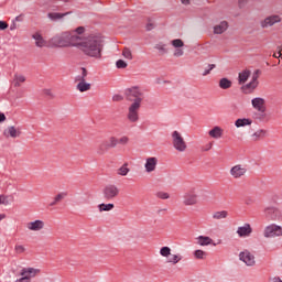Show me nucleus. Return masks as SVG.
Segmentation results:
<instances>
[{
  "instance_id": "1",
  "label": "nucleus",
  "mask_w": 282,
  "mask_h": 282,
  "mask_svg": "<svg viewBox=\"0 0 282 282\" xmlns=\"http://www.w3.org/2000/svg\"><path fill=\"white\" fill-rule=\"evenodd\" d=\"M76 47H79L86 56L100 61L102 58L105 42L99 35H89L84 40L79 36Z\"/></svg>"
},
{
  "instance_id": "2",
  "label": "nucleus",
  "mask_w": 282,
  "mask_h": 282,
  "mask_svg": "<svg viewBox=\"0 0 282 282\" xmlns=\"http://www.w3.org/2000/svg\"><path fill=\"white\" fill-rule=\"evenodd\" d=\"M126 98L129 102L127 120H129L132 124L140 121V109H142V101L144 100V96L142 91L138 87H132L126 90Z\"/></svg>"
},
{
  "instance_id": "3",
  "label": "nucleus",
  "mask_w": 282,
  "mask_h": 282,
  "mask_svg": "<svg viewBox=\"0 0 282 282\" xmlns=\"http://www.w3.org/2000/svg\"><path fill=\"white\" fill-rule=\"evenodd\" d=\"M79 35L74 34V32H63L57 35H54L50 41V47H69L73 45L76 47L78 45Z\"/></svg>"
},
{
  "instance_id": "4",
  "label": "nucleus",
  "mask_w": 282,
  "mask_h": 282,
  "mask_svg": "<svg viewBox=\"0 0 282 282\" xmlns=\"http://www.w3.org/2000/svg\"><path fill=\"white\" fill-rule=\"evenodd\" d=\"M172 138V145L175 151L178 153H184L188 149V144L186 143V140H184V137L180 133V131L175 130L171 134Z\"/></svg>"
},
{
  "instance_id": "5",
  "label": "nucleus",
  "mask_w": 282,
  "mask_h": 282,
  "mask_svg": "<svg viewBox=\"0 0 282 282\" xmlns=\"http://www.w3.org/2000/svg\"><path fill=\"white\" fill-rule=\"evenodd\" d=\"M259 76H261V70L256 69L252 74L250 83L241 86L242 94H254L257 87H259Z\"/></svg>"
},
{
  "instance_id": "6",
  "label": "nucleus",
  "mask_w": 282,
  "mask_h": 282,
  "mask_svg": "<svg viewBox=\"0 0 282 282\" xmlns=\"http://www.w3.org/2000/svg\"><path fill=\"white\" fill-rule=\"evenodd\" d=\"M86 78H87V69L82 68V75H78L75 78V83H77L76 89L82 94L85 91H89V89H91V84L86 83L85 80Z\"/></svg>"
},
{
  "instance_id": "7",
  "label": "nucleus",
  "mask_w": 282,
  "mask_h": 282,
  "mask_svg": "<svg viewBox=\"0 0 282 282\" xmlns=\"http://www.w3.org/2000/svg\"><path fill=\"white\" fill-rule=\"evenodd\" d=\"M229 175L232 180H243L248 175V166L245 164H236L230 167Z\"/></svg>"
},
{
  "instance_id": "8",
  "label": "nucleus",
  "mask_w": 282,
  "mask_h": 282,
  "mask_svg": "<svg viewBox=\"0 0 282 282\" xmlns=\"http://www.w3.org/2000/svg\"><path fill=\"white\" fill-rule=\"evenodd\" d=\"M263 237L265 239H274L282 237V227L276 224H271L263 229Z\"/></svg>"
},
{
  "instance_id": "9",
  "label": "nucleus",
  "mask_w": 282,
  "mask_h": 282,
  "mask_svg": "<svg viewBox=\"0 0 282 282\" xmlns=\"http://www.w3.org/2000/svg\"><path fill=\"white\" fill-rule=\"evenodd\" d=\"M199 204V195L195 188H192L184 193L183 195V205L184 206H197Z\"/></svg>"
},
{
  "instance_id": "10",
  "label": "nucleus",
  "mask_w": 282,
  "mask_h": 282,
  "mask_svg": "<svg viewBox=\"0 0 282 282\" xmlns=\"http://www.w3.org/2000/svg\"><path fill=\"white\" fill-rule=\"evenodd\" d=\"M160 254L161 257L167 259L166 263H172V265H177V263L182 261V256L180 253L171 256L170 247H162L160 249Z\"/></svg>"
},
{
  "instance_id": "11",
  "label": "nucleus",
  "mask_w": 282,
  "mask_h": 282,
  "mask_svg": "<svg viewBox=\"0 0 282 282\" xmlns=\"http://www.w3.org/2000/svg\"><path fill=\"white\" fill-rule=\"evenodd\" d=\"M239 259L243 264L252 268L257 265V259L254 258V253L250 252V250L246 249L239 253Z\"/></svg>"
},
{
  "instance_id": "12",
  "label": "nucleus",
  "mask_w": 282,
  "mask_h": 282,
  "mask_svg": "<svg viewBox=\"0 0 282 282\" xmlns=\"http://www.w3.org/2000/svg\"><path fill=\"white\" fill-rule=\"evenodd\" d=\"M39 274H41V269L31 268V267L24 268L21 271V276L23 282H31L32 279H34V276H39Z\"/></svg>"
},
{
  "instance_id": "13",
  "label": "nucleus",
  "mask_w": 282,
  "mask_h": 282,
  "mask_svg": "<svg viewBox=\"0 0 282 282\" xmlns=\"http://www.w3.org/2000/svg\"><path fill=\"white\" fill-rule=\"evenodd\" d=\"M102 193L104 197L109 202L111 199H116V197L120 195V188L113 184H110L104 188Z\"/></svg>"
},
{
  "instance_id": "14",
  "label": "nucleus",
  "mask_w": 282,
  "mask_h": 282,
  "mask_svg": "<svg viewBox=\"0 0 282 282\" xmlns=\"http://www.w3.org/2000/svg\"><path fill=\"white\" fill-rule=\"evenodd\" d=\"M25 228L30 232H41V230L45 229V221L41 219L32 220L26 223Z\"/></svg>"
},
{
  "instance_id": "15",
  "label": "nucleus",
  "mask_w": 282,
  "mask_h": 282,
  "mask_svg": "<svg viewBox=\"0 0 282 282\" xmlns=\"http://www.w3.org/2000/svg\"><path fill=\"white\" fill-rule=\"evenodd\" d=\"M236 235L240 237V239H246L252 235V226L248 223L243 224L242 226H239L237 228Z\"/></svg>"
},
{
  "instance_id": "16",
  "label": "nucleus",
  "mask_w": 282,
  "mask_h": 282,
  "mask_svg": "<svg viewBox=\"0 0 282 282\" xmlns=\"http://www.w3.org/2000/svg\"><path fill=\"white\" fill-rule=\"evenodd\" d=\"M145 173H153L158 169V158L149 156L144 163Z\"/></svg>"
},
{
  "instance_id": "17",
  "label": "nucleus",
  "mask_w": 282,
  "mask_h": 282,
  "mask_svg": "<svg viewBox=\"0 0 282 282\" xmlns=\"http://www.w3.org/2000/svg\"><path fill=\"white\" fill-rule=\"evenodd\" d=\"M251 105L256 111H259V113H265V99L256 97L251 100Z\"/></svg>"
},
{
  "instance_id": "18",
  "label": "nucleus",
  "mask_w": 282,
  "mask_h": 282,
  "mask_svg": "<svg viewBox=\"0 0 282 282\" xmlns=\"http://www.w3.org/2000/svg\"><path fill=\"white\" fill-rule=\"evenodd\" d=\"M275 23H281V17L280 15H270L265 18L261 25L262 28H272Z\"/></svg>"
},
{
  "instance_id": "19",
  "label": "nucleus",
  "mask_w": 282,
  "mask_h": 282,
  "mask_svg": "<svg viewBox=\"0 0 282 282\" xmlns=\"http://www.w3.org/2000/svg\"><path fill=\"white\" fill-rule=\"evenodd\" d=\"M3 135L4 138H19L21 135V130L11 126L3 131Z\"/></svg>"
},
{
  "instance_id": "20",
  "label": "nucleus",
  "mask_w": 282,
  "mask_h": 282,
  "mask_svg": "<svg viewBox=\"0 0 282 282\" xmlns=\"http://www.w3.org/2000/svg\"><path fill=\"white\" fill-rule=\"evenodd\" d=\"M264 138H268V130H265V129H259L251 134V140L253 142H259L260 140H263Z\"/></svg>"
},
{
  "instance_id": "21",
  "label": "nucleus",
  "mask_w": 282,
  "mask_h": 282,
  "mask_svg": "<svg viewBox=\"0 0 282 282\" xmlns=\"http://www.w3.org/2000/svg\"><path fill=\"white\" fill-rule=\"evenodd\" d=\"M32 39H34L36 47H50V44H47V41L43 39V35H41V33H34L32 35Z\"/></svg>"
},
{
  "instance_id": "22",
  "label": "nucleus",
  "mask_w": 282,
  "mask_h": 282,
  "mask_svg": "<svg viewBox=\"0 0 282 282\" xmlns=\"http://www.w3.org/2000/svg\"><path fill=\"white\" fill-rule=\"evenodd\" d=\"M196 241L198 246H217V243L213 241V238L208 236H198Z\"/></svg>"
},
{
  "instance_id": "23",
  "label": "nucleus",
  "mask_w": 282,
  "mask_h": 282,
  "mask_svg": "<svg viewBox=\"0 0 282 282\" xmlns=\"http://www.w3.org/2000/svg\"><path fill=\"white\" fill-rule=\"evenodd\" d=\"M209 138H214V140H219L224 135V129L219 126H215L212 130L208 132Z\"/></svg>"
},
{
  "instance_id": "24",
  "label": "nucleus",
  "mask_w": 282,
  "mask_h": 282,
  "mask_svg": "<svg viewBox=\"0 0 282 282\" xmlns=\"http://www.w3.org/2000/svg\"><path fill=\"white\" fill-rule=\"evenodd\" d=\"M263 213L268 219L274 220V219H276V216H274V215H279V208L269 206V207L264 208Z\"/></svg>"
},
{
  "instance_id": "25",
  "label": "nucleus",
  "mask_w": 282,
  "mask_h": 282,
  "mask_svg": "<svg viewBox=\"0 0 282 282\" xmlns=\"http://www.w3.org/2000/svg\"><path fill=\"white\" fill-rule=\"evenodd\" d=\"M229 28L228 21H221L214 26V34H224Z\"/></svg>"
},
{
  "instance_id": "26",
  "label": "nucleus",
  "mask_w": 282,
  "mask_h": 282,
  "mask_svg": "<svg viewBox=\"0 0 282 282\" xmlns=\"http://www.w3.org/2000/svg\"><path fill=\"white\" fill-rule=\"evenodd\" d=\"M251 74L252 73L250 72V69H245V70L240 72L238 75L239 85H246V83H248V78H250Z\"/></svg>"
},
{
  "instance_id": "27",
  "label": "nucleus",
  "mask_w": 282,
  "mask_h": 282,
  "mask_svg": "<svg viewBox=\"0 0 282 282\" xmlns=\"http://www.w3.org/2000/svg\"><path fill=\"white\" fill-rule=\"evenodd\" d=\"M212 219L219 221L221 219H228V210H218L212 214Z\"/></svg>"
},
{
  "instance_id": "28",
  "label": "nucleus",
  "mask_w": 282,
  "mask_h": 282,
  "mask_svg": "<svg viewBox=\"0 0 282 282\" xmlns=\"http://www.w3.org/2000/svg\"><path fill=\"white\" fill-rule=\"evenodd\" d=\"M250 124H252V119L250 118L237 119L235 121V127H237V129H241V127H250Z\"/></svg>"
},
{
  "instance_id": "29",
  "label": "nucleus",
  "mask_w": 282,
  "mask_h": 282,
  "mask_svg": "<svg viewBox=\"0 0 282 282\" xmlns=\"http://www.w3.org/2000/svg\"><path fill=\"white\" fill-rule=\"evenodd\" d=\"M131 173V169H129V163H123L118 170L117 174L121 177H127Z\"/></svg>"
},
{
  "instance_id": "30",
  "label": "nucleus",
  "mask_w": 282,
  "mask_h": 282,
  "mask_svg": "<svg viewBox=\"0 0 282 282\" xmlns=\"http://www.w3.org/2000/svg\"><path fill=\"white\" fill-rule=\"evenodd\" d=\"M113 208H116V205L109 203V204H99L98 205V210L99 213H109V210H113Z\"/></svg>"
},
{
  "instance_id": "31",
  "label": "nucleus",
  "mask_w": 282,
  "mask_h": 282,
  "mask_svg": "<svg viewBox=\"0 0 282 282\" xmlns=\"http://www.w3.org/2000/svg\"><path fill=\"white\" fill-rule=\"evenodd\" d=\"M67 14H72V12H66V13L52 12V13H48V19H51V21H58L59 19L67 17Z\"/></svg>"
},
{
  "instance_id": "32",
  "label": "nucleus",
  "mask_w": 282,
  "mask_h": 282,
  "mask_svg": "<svg viewBox=\"0 0 282 282\" xmlns=\"http://www.w3.org/2000/svg\"><path fill=\"white\" fill-rule=\"evenodd\" d=\"M219 87L220 89H230V87H232V82L228 78H221L219 80Z\"/></svg>"
},
{
  "instance_id": "33",
  "label": "nucleus",
  "mask_w": 282,
  "mask_h": 282,
  "mask_svg": "<svg viewBox=\"0 0 282 282\" xmlns=\"http://www.w3.org/2000/svg\"><path fill=\"white\" fill-rule=\"evenodd\" d=\"M111 149L108 141H102L98 147L99 155L107 153V151Z\"/></svg>"
},
{
  "instance_id": "34",
  "label": "nucleus",
  "mask_w": 282,
  "mask_h": 282,
  "mask_svg": "<svg viewBox=\"0 0 282 282\" xmlns=\"http://www.w3.org/2000/svg\"><path fill=\"white\" fill-rule=\"evenodd\" d=\"M14 87H21L22 83H25V77L22 74L14 75Z\"/></svg>"
},
{
  "instance_id": "35",
  "label": "nucleus",
  "mask_w": 282,
  "mask_h": 282,
  "mask_svg": "<svg viewBox=\"0 0 282 282\" xmlns=\"http://www.w3.org/2000/svg\"><path fill=\"white\" fill-rule=\"evenodd\" d=\"M194 257L195 259H206V257H208V253H206V251L202 250V249H197L194 251Z\"/></svg>"
},
{
  "instance_id": "36",
  "label": "nucleus",
  "mask_w": 282,
  "mask_h": 282,
  "mask_svg": "<svg viewBox=\"0 0 282 282\" xmlns=\"http://www.w3.org/2000/svg\"><path fill=\"white\" fill-rule=\"evenodd\" d=\"M122 56L127 58V61H133V53H131V48L124 47L122 51Z\"/></svg>"
},
{
  "instance_id": "37",
  "label": "nucleus",
  "mask_w": 282,
  "mask_h": 282,
  "mask_svg": "<svg viewBox=\"0 0 282 282\" xmlns=\"http://www.w3.org/2000/svg\"><path fill=\"white\" fill-rule=\"evenodd\" d=\"M106 142H108L110 149H116V147H118V138L116 137H110Z\"/></svg>"
},
{
  "instance_id": "38",
  "label": "nucleus",
  "mask_w": 282,
  "mask_h": 282,
  "mask_svg": "<svg viewBox=\"0 0 282 282\" xmlns=\"http://www.w3.org/2000/svg\"><path fill=\"white\" fill-rule=\"evenodd\" d=\"M172 45L173 47L175 48H182L184 47V41L180 40V39H176V40H172Z\"/></svg>"
},
{
  "instance_id": "39",
  "label": "nucleus",
  "mask_w": 282,
  "mask_h": 282,
  "mask_svg": "<svg viewBox=\"0 0 282 282\" xmlns=\"http://www.w3.org/2000/svg\"><path fill=\"white\" fill-rule=\"evenodd\" d=\"M155 197L158 199H170L171 195L166 192H156Z\"/></svg>"
},
{
  "instance_id": "40",
  "label": "nucleus",
  "mask_w": 282,
  "mask_h": 282,
  "mask_svg": "<svg viewBox=\"0 0 282 282\" xmlns=\"http://www.w3.org/2000/svg\"><path fill=\"white\" fill-rule=\"evenodd\" d=\"M116 67L117 69H127V62H124L123 59H118L116 62Z\"/></svg>"
},
{
  "instance_id": "41",
  "label": "nucleus",
  "mask_w": 282,
  "mask_h": 282,
  "mask_svg": "<svg viewBox=\"0 0 282 282\" xmlns=\"http://www.w3.org/2000/svg\"><path fill=\"white\" fill-rule=\"evenodd\" d=\"M65 197H67V192H62V193L57 194V195L54 197V199H55V202H57V204H58L59 202H63V199H64Z\"/></svg>"
},
{
  "instance_id": "42",
  "label": "nucleus",
  "mask_w": 282,
  "mask_h": 282,
  "mask_svg": "<svg viewBox=\"0 0 282 282\" xmlns=\"http://www.w3.org/2000/svg\"><path fill=\"white\" fill-rule=\"evenodd\" d=\"M216 65L215 64H209L208 68H206L203 73V76H208V74H210V72H213V69H215Z\"/></svg>"
},
{
  "instance_id": "43",
  "label": "nucleus",
  "mask_w": 282,
  "mask_h": 282,
  "mask_svg": "<svg viewBox=\"0 0 282 282\" xmlns=\"http://www.w3.org/2000/svg\"><path fill=\"white\" fill-rule=\"evenodd\" d=\"M9 202H8V196L7 195H0V206H8Z\"/></svg>"
},
{
  "instance_id": "44",
  "label": "nucleus",
  "mask_w": 282,
  "mask_h": 282,
  "mask_svg": "<svg viewBox=\"0 0 282 282\" xmlns=\"http://www.w3.org/2000/svg\"><path fill=\"white\" fill-rule=\"evenodd\" d=\"M118 144H129V137L123 135L120 139H118Z\"/></svg>"
},
{
  "instance_id": "45",
  "label": "nucleus",
  "mask_w": 282,
  "mask_h": 282,
  "mask_svg": "<svg viewBox=\"0 0 282 282\" xmlns=\"http://www.w3.org/2000/svg\"><path fill=\"white\" fill-rule=\"evenodd\" d=\"M155 50H159V52H164L166 54V45L165 44H156Z\"/></svg>"
},
{
  "instance_id": "46",
  "label": "nucleus",
  "mask_w": 282,
  "mask_h": 282,
  "mask_svg": "<svg viewBox=\"0 0 282 282\" xmlns=\"http://www.w3.org/2000/svg\"><path fill=\"white\" fill-rule=\"evenodd\" d=\"M122 100H124V97H122V95H113L112 96L113 102H122Z\"/></svg>"
},
{
  "instance_id": "47",
  "label": "nucleus",
  "mask_w": 282,
  "mask_h": 282,
  "mask_svg": "<svg viewBox=\"0 0 282 282\" xmlns=\"http://www.w3.org/2000/svg\"><path fill=\"white\" fill-rule=\"evenodd\" d=\"M174 56H176V58H180V56H184V50L175 48Z\"/></svg>"
},
{
  "instance_id": "48",
  "label": "nucleus",
  "mask_w": 282,
  "mask_h": 282,
  "mask_svg": "<svg viewBox=\"0 0 282 282\" xmlns=\"http://www.w3.org/2000/svg\"><path fill=\"white\" fill-rule=\"evenodd\" d=\"M74 32L75 36H77L76 34H84L85 33V26H79L77 28Z\"/></svg>"
},
{
  "instance_id": "49",
  "label": "nucleus",
  "mask_w": 282,
  "mask_h": 282,
  "mask_svg": "<svg viewBox=\"0 0 282 282\" xmlns=\"http://www.w3.org/2000/svg\"><path fill=\"white\" fill-rule=\"evenodd\" d=\"M15 252H18L19 254L25 252V247L21 245L15 246Z\"/></svg>"
},
{
  "instance_id": "50",
  "label": "nucleus",
  "mask_w": 282,
  "mask_h": 282,
  "mask_svg": "<svg viewBox=\"0 0 282 282\" xmlns=\"http://www.w3.org/2000/svg\"><path fill=\"white\" fill-rule=\"evenodd\" d=\"M0 30H8V22L0 21Z\"/></svg>"
},
{
  "instance_id": "51",
  "label": "nucleus",
  "mask_w": 282,
  "mask_h": 282,
  "mask_svg": "<svg viewBox=\"0 0 282 282\" xmlns=\"http://www.w3.org/2000/svg\"><path fill=\"white\" fill-rule=\"evenodd\" d=\"M269 282H282L281 278L274 276L269 280Z\"/></svg>"
},
{
  "instance_id": "52",
  "label": "nucleus",
  "mask_w": 282,
  "mask_h": 282,
  "mask_svg": "<svg viewBox=\"0 0 282 282\" xmlns=\"http://www.w3.org/2000/svg\"><path fill=\"white\" fill-rule=\"evenodd\" d=\"M0 122H6V115L0 112Z\"/></svg>"
},
{
  "instance_id": "53",
  "label": "nucleus",
  "mask_w": 282,
  "mask_h": 282,
  "mask_svg": "<svg viewBox=\"0 0 282 282\" xmlns=\"http://www.w3.org/2000/svg\"><path fill=\"white\" fill-rule=\"evenodd\" d=\"M281 56H282L281 51L273 54V58H281Z\"/></svg>"
},
{
  "instance_id": "54",
  "label": "nucleus",
  "mask_w": 282,
  "mask_h": 282,
  "mask_svg": "<svg viewBox=\"0 0 282 282\" xmlns=\"http://www.w3.org/2000/svg\"><path fill=\"white\" fill-rule=\"evenodd\" d=\"M213 149V143H208L204 151H210Z\"/></svg>"
},
{
  "instance_id": "55",
  "label": "nucleus",
  "mask_w": 282,
  "mask_h": 282,
  "mask_svg": "<svg viewBox=\"0 0 282 282\" xmlns=\"http://www.w3.org/2000/svg\"><path fill=\"white\" fill-rule=\"evenodd\" d=\"M246 6V0H239V7L243 8Z\"/></svg>"
},
{
  "instance_id": "56",
  "label": "nucleus",
  "mask_w": 282,
  "mask_h": 282,
  "mask_svg": "<svg viewBox=\"0 0 282 282\" xmlns=\"http://www.w3.org/2000/svg\"><path fill=\"white\" fill-rule=\"evenodd\" d=\"M56 204H58V202H56V199L54 198V200L50 203V206H56Z\"/></svg>"
},
{
  "instance_id": "57",
  "label": "nucleus",
  "mask_w": 282,
  "mask_h": 282,
  "mask_svg": "<svg viewBox=\"0 0 282 282\" xmlns=\"http://www.w3.org/2000/svg\"><path fill=\"white\" fill-rule=\"evenodd\" d=\"M10 30H11V31L17 30V24H12V25L10 26Z\"/></svg>"
},
{
  "instance_id": "58",
  "label": "nucleus",
  "mask_w": 282,
  "mask_h": 282,
  "mask_svg": "<svg viewBox=\"0 0 282 282\" xmlns=\"http://www.w3.org/2000/svg\"><path fill=\"white\" fill-rule=\"evenodd\" d=\"M3 219H6V215L1 214L0 215V221H3Z\"/></svg>"
},
{
  "instance_id": "59",
  "label": "nucleus",
  "mask_w": 282,
  "mask_h": 282,
  "mask_svg": "<svg viewBox=\"0 0 282 282\" xmlns=\"http://www.w3.org/2000/svg\"><path fill=\"white\" fill-rule=\"evenodd\" d=\"M182 3H184L185 6L188 4V0H181Z\"/></svg>"
},
{
  "instance_id": "60",
  "label": "nucleus",
  "mask_w": 282,
  "mask_h": 282,
  "mask_svg": "<svg viewBox=\"0 0 282 282\" xmlns=\"http://www.w3.org/2000/svg\"><path fill=\"white\" fill-rule=\"evenodd\" d=\"M15 21H21V15H18V17L15 18Z\"/></svg>"
},
{
  "instance_id": "61",
  "label": "nucleus",
  "mask_w": 282,
  "mask_h": 282,
  "mask_svg": "<svg viewBox=\"0 0 282 282\" xmlns=\"http://www.w3.org/2000/svg\"><path fill=\"white\" fill-rule=\"evenodd\" d=\"M148 30H151V28H150V26H148Z\"/></svg>"
}]
</instances>
